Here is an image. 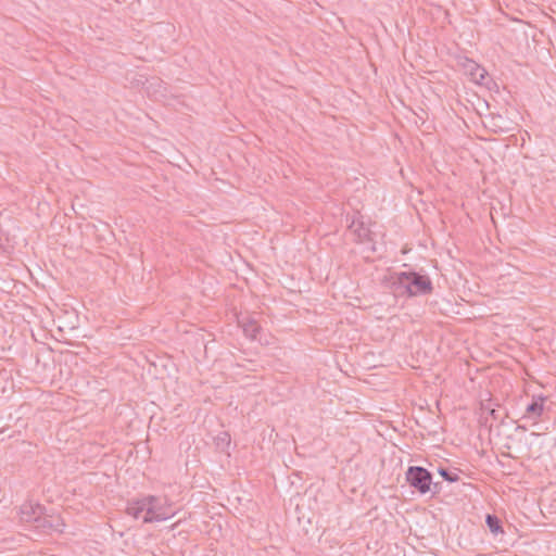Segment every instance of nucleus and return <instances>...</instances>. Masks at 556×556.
<instances>
[{"label": "nucleus", "mask_w": 556, "mask_h": 556, "mask_svg": "<svg viewBox=\"0 0 556 556\" xmlns=\"http://www.w3.org/2000/svg\"><path fill=\"white\" fill-rule=\"evenodd\" d=\"M393 283L403 287L408 296L428 295L433 291L429 276L414 270L397 273Z\"/></svg>", "instance_id": "nucleus-1"}, {"label": "nucleus", "mask_w": 556, "mask_h": 556, "mask_svg": "<svg viewBox=\"0 0 556 556\" xmlns=\"http://www.w3.org/2000/svg\"><path fill=\"white\" fill-rule=\"evenodd\" d=\"M405 478L410 488L420 494L430 492L432 473L421 466H409Z\"/></svg>", "instance_id": "nucleus-2"}, {"label": "nucleus", "mask_w": 556, "mask_h": 556, "mask_svg": "<svg viewBox=\"0 0 556 556\" xmlns=\"http://www.w3.org/2000/svg\"><path fill=\"white\" fill-rule=\"evenodd\" d=\"M459 64L462 65L465 73L471 78L472 81L477 84H483V80L488 75V72L485 71L484 67H482L477 62L468 58H464Z\"/></svg>", "instance_id": "nucleus-3"}, {"label": "nucleus", "mask_w": 556, "mask_h": 556, "mask_svg": "<svg viewBox=\"0 0 556 556\" xmlns=\"http://www.w3.org/2000/svg\"><path fill=\"white\" fill-rule=\"evenodd\" d=\"M156 502L157 500L151 501L149 506L147 507V511L143 515L144 523L164 521L173 516V514L168 513L164 507L157 506Z\"/></svg>", "instance_id": "nucleus-4"}, {"label": "nucleus", "mask_w": 556, "mask_h": 556, "mask_svg": "<svg viewBox=\"0 0 556 556\" xmlns=\"http://www.w3.org/2000/svg\"><path fill=\"white\" fill-rule=\"evenodd\" d=\"M45 507L40 504H24L21 507V520L24 522H40Z\"/></svg>", "instance_id": "nucleus-5"}, {"label": "nucleus", "mask_w": 556, "mask_h": 556, "mask_svg": "<svg viewBox=\"0 0 556 556\" xmlns=\"http://www.w3.org/2000/svg\"><path fill=\"white\" fill-rule=\"evenodd\" d=\"M151 501H156V497L153 495H148L141 500L128 503L126 508L127 515L134 517L135 519H139L141 516L143 517Z\"/></svg>", "instance_id": "nucleus-6"}, {"label": "nucleus", "mask_w": 556, "mask_h": 556, "mask_svg": "<svg viewBox=\"0 0 556 556\" xmlns=\"http://www.w3.org/2000/svg\"><path fill=\"white\" fill-rule=\"evenodd\" d=\"M544 401L543 396L533 397L532 402L527 405L522 418L533 419L536 422L544 412Z\"/></svg>", "instance_id": "nucleus-7"}, {"label": "nucleus", "mask_w": 556, "mask_h": 556, "mask_svg": "<svg viewBox=\"0 0 556 556\" xmlns=\"http://www.w3.org/2000/svg\"><path fill=\"white\" fill-rule=\"evenodd\" d=\"M349 229H351L355 236L356 241L359 243L371 241L370 238V229L365 225V223L359 218H353L351 224L349 225Z\"/></svg>", "instance_id": "nucleus-8"}, {"label": "nucleus", "mask_w": 556, "mask_h": 556, "mask_svg": "<svg viewBox=\"0 0 556 556\" xmlns=\"http://www.w3.org/2000/svg\"><path fill=\"white\" fill-rule=\"evenodd\" d=\"M485 523L493 535L497 536L504 533L502 520L496 515L488 514Z\"/></svg>", "instance_id": "nucleus-9"}, {"label": "nucleus", "mask_w": 556, "mask_h": 556, "mask_svg": "<svg viewBox=\"0 0 556 556\" xmlns=\"http://www.w3.org/2000/svg\"><path fill=\"white\" fill-rule=\"evenodd\" d=\"M239 323L242 327V330H243V333L245 334V337H248L252 340H255L258 334V331H260L258 324L253 319H247V320H242V321L240 320Z\"/></svg>", "instance_id": "nucleus-10"}, {"label": "nucleus", "mask_w": 556, "mask_h": 556, "mask_svg": "<svg viewBox=\"0 0 556 556\" xmlns=\"http://www.w3.org/2000/svg\"><path fill=\"white\" fill-rule=\"evenodd\" d=\"M438 472L442 477L443 480H445L450 483L457 482L459 480V475H458L459 470L456 468L450 469V468L439 467Z\"/></svg>", "instance_id": "nucleus-11"}, {"label": "nucleus", "mask_w": 556, "mask_h": 556, "mask_svg": "<svg viewBox=\"0 0 556 556\" xmlns=\"http://www.w3.org/2000/svg\"><path fill=\"white\" fill-rule=\"evenodd\" d=\"M442 482H434L432 479H431V488H430V492L432 494V496H435V495H439L441 492H442Z\"/></svg>", "instance_id": "nucleus-12"}, {"label": "nucleus", "mask_w": 556, "mask_h": 556, "mask_svg": "<svg viewBox=\"0 0 556 556\" xmlns=\"http://www.w3.org/2000/svg\"><path fill=\"white\" fill-rule=\"evenodd\" d=\"M36 527L37 528H42V529H50L52 528V525L46 519V517H43V515H41V521L40 522H35Z\"/></svg>", "instance_id": "nucleus-13"}, {"label": "nucleus", "mask_w": 556, "mask_h": 556, "mask_svg": "<svg viewBox=\"0 0 556 556\" xmlns=\"http://www.w3.org/2000/svg\"><path fill=\"white\" fill-rule=\"evenodd\" d=\"M218 440L222 442H225L226 444L230 443V435L227 432L222 433L220 437H218Z\"/></svg>", "instance_id": "nucleus-14"}, {"label": "nucleus", "mask_w": 556, "mask_h": 556, "mask_svg": "<svg viewBox=\"0 0 556 556\" xmlns=\"http://www.w3.org/2000/svg\"><path fill=\"white\" fill-rule=\"evenodd\" d=\"M491 415H492L494 418H496V413H495V410H494V409H492V410H491Z\"/></svg>", "instance_id": "nucleus-15"}]
</instances>
